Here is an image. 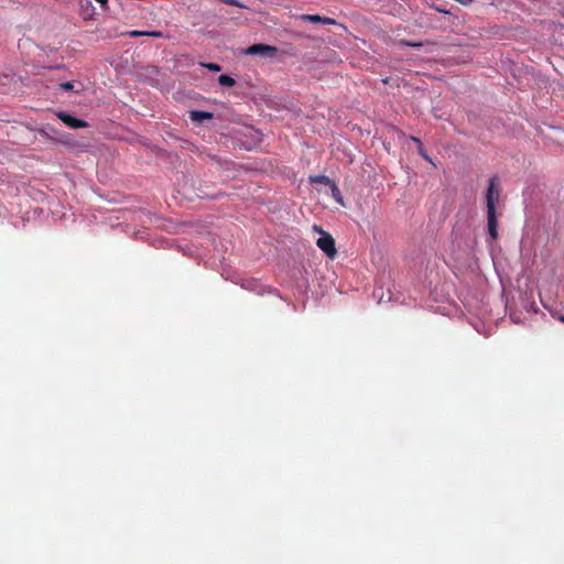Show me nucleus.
<instances>
[{
  "label": "nucleus",
  "instance_id": "0eeeda50",
  "mask_svg": "<svg viewBox=\"0 0 564 564\" xmlns=\"http://www.w3.org/2000/svg\"><path fill=\"white\" fill-rule=\"evenodd\" d=\"M310 182L311 183H319V184H324V185H330L332 189L334 192L338 193V187L336 186V184L326 175L310 176Z\"/></svg>",
  "mask_w": 564,
  "mask_h": 564
},
{
  "label": "nucleus",
  "instance_id": "423d86ee",
  "mask_svg": "<svg viewBox=\"0 0 564 564\" xmlns=\"http://www.w3.org/2000/svg\"><path fill=\"white\" fill-rule=\"evenodd\" d=\"M130 37H139V36H150V37H156L161 39L164 36L163 32L161 31H139L133 30L127 33Z\"/></svg>",
  "mask_w": 564,
  "mask_h": 564
},
{
  "label": "nucleus",
  "instance_id": "9b49d317",
  "mask_svg": "<svg viewBox=\"0 0 564 564\" xmlns=\"http://www.w3.org/2000/svg\"><path fill=\"white\" fill-rule=\"evenodd\" d=\"M411 140H412L414 143H416V144L419 145V152H420V154H421L424 159L429 160V156L425 154V152H424V150H423V145H422L421 140H420L419 138H416V137H411Z\"/></svg>",
  "mask_w": 564,
  "mask_h": 564
},
{
  "label": "nucleus",
  "instance_id": "dca6fc26",
  "mask_svg": "<svg viewBox=\"0 0 564 564\" xmlns=\"http://www.w3.org/2000/svg\"><path fill=\"white\" fill-rule=\"evenodd\" d=\"M96 1H97L98 3H100V4H102V6L107 3V0H96Z\"/></svg>",
  "mask_w": 564,
  "mask_h": 564
},
{
  "label": "nucleus",
  "instance_id": "4468645a",
  "mask_svg": "<svg viewBox=\"0 0 564 564\" xmlns=\"http://www.w3.org/2000/svg\"><path fill=\"white\" fill-rule=\"evenodd\" d=\"M61 88L64 90H72L74 88V84L70 82H65L61 84Z\"/></svg>",
  "mask_w": 564,
  "mask_h": 564
},
{
  "label": "nucleus",
  "instance_id": "ddd939ff",
  "mask_svg": "<svg viewBox=\"0 0 564 564\" xmlns=\"http://www.w3.org/2000/svg\"><path fill=\"white\" fill-rule=\"evenodd\" d=\"M225 4L242 8L243 6L238 0H220Z\"/></svg>",
  "mask_w": 564,
  "mask_h": 564
},
{
  "label": "nucleus",
  "instance_id": "f8f14e48",
  "mask_svg": "<svg viewBox=\"0 0 564 564\" xmlns=\"http://www.w3.org/2000/svg\"><path fill=\"white\" fill-rule=\"evenodd\" d=\"M204 66L212 72H220L221 67L215 63H206Z\"/></svg>",
  "mask_w": 564,
  "mask_h": 564
},
{
  "label": "nucleus",
  "instance_id": "f257e3e1",
  "mask_svg": "<svg viewBox=\"0 0 564 564\" xmlns=\"http://www.w3.org/2000/svg\"><path fill=\"white\" fill-rule=\"evenodd\" d=\"M499 178L492 176L489 180V186L486 192V205H487V219H488V232L492 240L498 238V220L496 214V202L499 198Z\"/></svg>",
  "mask_w": 564,
  "mask_h": 564
},
{
  "label": "nucleus",
  "instance_id": "f3484780",
  "mask_svg": "<svg viewBox=\"0 0 564 564\" xmlns=\"http://www.w3.org/2000/svg\"><path fill=\"white\" fill-rule=\"evenodd\" d=\"M562 321L564 322V316L562 317Z\"/></svg>",
  "mask_w": 564,
  "mask_h": 564
},
{
  "label": "nucleus",
  "instance_id": "39448f33",
  "mask_svg": "<svg viewBox=\"0 0 564 564\" xmlns=\"http://www.w3.org/2000/svg\"><path fill=\"white\" fill-rule=\"evenodd\" d=\"M300 20L312 22V23L329 24V25L336 24V21L334 19L327 18V17H322L318 14H302V15H300Z\"/></svg>",
  "mask_w": 564,
  "mask_h": 564
},
{
  "label": "nucleus",
  "instance_id": "f03ea898",
  "mask_svg": "<svg viewBox=\"0 0 564 564\" xmlns=\"http://www.w3.org/2000/svg\"><path fill=\"white\" fill-rule=\"evenodd\" d=\"M318 231L321 232V237L316 241L317 247L324 251L327 257L334 258L337 253L334 238L322 229H318Z\"/></svg>",
  "mask_w": 564,
  "mask_h": 564
},
{
  "label": "nucleus",
  "instance_id": "6e6552de",
  "mask_svg": "<svg viewBox=\"0 0 564 564\" xmlns=\"http://www.w3.org/2000/svg\"><path fill=\"white\" fill-rule=\"evenodd\" d=\"M189 118L195 122H202L204 120L213 119V113L203 110H192L189 112Z\"/></svg>",
  "mask_w": 564,
  "mask_h": 564
},
{
  "label": "nucleus",
  "instance_id": "9d476101",
  "mask_svg": "<svg viewBox=\"0 0 564 564\" xmlns=\"http://www.w3.org/2000/svg\"><path fill=\"white\" fill-rule=\"evenodd\" d=\"M399 44L401 46H411V47H421L423 45L421 42H412L409 40H400Z\"/></svg>",
  "mask_w": 564,
  "mask_h": 564
},
{
  "label": "nucleus",
  "instance_id": "1a4fd4ad",
  "mask_svg": "<svg viewBox=\"0 0 564 564\" xmlns=\"http://www.w3.org/2000/svg\"><path fill=\"white\" fill-rule=\"evenodd\" d=\"M218 83L225 87H232L236 84V80L229 75L223 74L218 77Z\"/></svg>",
  "mask_w": 564,
  "mask_h": 564
},
{
  "label": "nucleus",
  "instance_id": "20e7f679",
  "mask_svg": "<svg viewBox=\"0 0 564 564\" xmlns=\"http://www.w3.org/2000/svg\"><path fill=\"white\" fill-rule=\"evenodd\" d=\"M57 117L69 128L72 129H79L85 128L88 126V123L82 119H78L76 117H73L65 112H58Z\"/></svg>",
  "mask_w": 564,
  "mask_h": 564
},
{
  "label": "nucleus",
  "instance_id": "7ed1b4c3",
  "mask_svg": "<svg viewBox=\"0 0 564 564\" xmlns=\"http://www.w3.org/2000/svg\"><path fill=\"white\" fill-rule=\"evenodd\" d=\"M278 48L268 44H253L249 46L246 51L249 55H260L264 57H274L276 55Z\"/></svg>",
  "mask_w": 564,
  "mask_h": 564
},
{
  "label": "nucleus",
  "instance_id": "2eb2a0df",
  "mask_svg": "<svg viewBox=\"0 0 564 564\" xmlns=\"http://www.w3.org/2000/svg\"><path fill=\"white\" fill-rule=\"evenodd\" d=\"M333 195H334V197H335L338 202H340V203L343 202V199H341V196H340V193H339V192L337 193V192H334V191H333Z\"/></svg>",
  "mask_w": 564,
  "mask_h": 564
}]
</instances>
